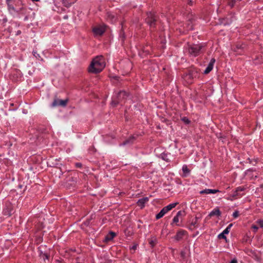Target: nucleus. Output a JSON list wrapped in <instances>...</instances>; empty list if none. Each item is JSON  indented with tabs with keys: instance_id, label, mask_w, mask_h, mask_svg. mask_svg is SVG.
Masks as SVG:
<instances>
[{
	"instance_id": "nucleus-39",
	"label": "nucleus",
	"mask_w": 263,
	"mask_h": 263,
	"mask_svg": "<svg viewBox=\"0 0 263 263\" xmlns=\"http://www.w3.org/2000/svg\"><path fill=\"white\" fill-rule=\"evenodd\" d=\"M44 255L46 257L47 259L49 258V256L47 254H45Z\"/></svg>"
},
{
	"instance_id": "nucleus-24",
	"label": "nucleus",
	"mask_w": 263,
	"mask_h": 263,
	"mask_svg": "<svg viewBox=\"0 0 263 263\" xmlns=\"http://www.w3.org/2000/svg\"><path fill=\"white\" fill-rule=\"evenodd\" d=\"M218 238L220 239L223 238V239H226V237L225 236V234L223 233V232L220 233L218 235Z\"/></svg>"
},
{
	"instance_id": "nucleus-29",
	"label": "nucleus",
	"mask_w": 263,
	"mask_h": 263,
	"mask_svg": "<svg viewBox=\"0 0 263 263\" xmlns=\"http://www.w3.org/2000/svg\"><path fill=\"white\" fill-rule=\"evenodd\" d=\"M181 257L183 258H184L185 257V251H182L181 252Z\"/></svg>"
},
{
	"instance_id": "nucleus-40",
	"label": "nucleus",
	"mask_w": 263,
	"mask_h": 263,
	"mask_svg": "<svg viewBox=\"0 0 263 263\" xmlns=\"http://www.w3.org/2000/svg\"><path fill=\"white\" fill-rule=\"evenodd\" d=\"M32 1H34V2H39L40 1V0H32Z\"/></svg>"
},
{
	"instance_id": "nucleus-35",
	"label": "nucleus",
	"mask_w": 263,
	"mask_h": 263,
	"mask_svg": "<svg viewBox=\"0 0 263 263\" xmlns=\"http://www.w3.org/2000/svg\"><path fill=\"white\" fill-rule=\"evenodd\" d=\"M230 263H237V261L236 259H233Z\"/></svg>"
},
{
	"instance_id": "nucleus-27",
	"label": "nucleus",
	"mask_w": 263,
	"mask_h": 263,
	"mask_svg": "<svg viewBox=\"0 0 263 263\" xmlns=\"http://www.w3.org/2000/svg\"><path fill=\"white\" fill-rule=\"evenodd\" d=\"M234 1L235 0H228L229 5L233 7L234 6Z\"/></svg>"
},
{
	"instance_id": "nucleus-23",
	"label": "nucleus",
	"mask_w": 263,
	"mask_h": 263,
	"mask_svg": "<svg viewBox=\"0 0 263 263\" xmlns=\"http://www.w3.org/2000/svg\"><path fill=\"white\" fill-rule=\"evenodd\" d=\"M185 214V212L184 211H179L176 216H178V217H180V216H184Z\"/></svg>"
},
{
	"instance_id": "nucleus-8",
	"label": "nucleus",
	"mask_w": 263,
	"mask_h": 263,
	"mask_svg": "<svg viewBox=\"0 0 263 263\" xmlns=\"http://www.w3.org/2000/svg\"><path fill=\"white\" fill-rule=\"evenodd\" d=\"M186 234V232L185 231L181 230L177 232L175 236V239L177 241H179L183 238V236H184Z\"/></svg>"
},
{
	"instance_id": "nucleus-2",
	"label": "nucleus",
	"mask_w": 263,
	"mask_h": 263,
	"mask_svg": "<svg viewBox=\"0 0 263 263\" xmlns=\"http://www.w3.org/2000/svg\"><path fill=\"white\" fill-rule=\"evenodd\" d=\"M104 58L102 56H98L93 59L88 67V71L92 73L100 72L105 67Z\"/></svg>"
},
{
	"instance_id": "nucleus-31",
	"label": "nucleus",
	"mask_w": 263,
	"mask_h": 263,
	"mask_svg": "<svg viewBox=\"0 0 263 263\" xmlns=\"http://www.w3.org/2000/svg\"><path fill=\"white\" fill-rule=\"evenodd\" d=\"M252 228L254 229V232H256L258 230V227L256 226L253 225L252 226Z\"/></svg>"
},
{
	"instance_id": "nucleus-33",
	"label": "nucleus",
	"mask_w": 263,
	"mask_h": 263,
	"mask_svg": "<svg viewBox=\"0 0 263 263\" xmlns=\"http://www.w3.org/2000/svg\"><path fill=\"white\" fill-rule=\"evenodd\" d=\"M183 120L184 121V122H185L186 123H189V120L187 119L183 118Z\"/></svg>"
},
{
	"instance_id": "nucleus-38",
	"label": "nucleus",
	"mask_w": 263,
	"mask_h": 263,
	"mask_svg": "<svg viewBox=\"0 0 263 263\" xmlns=\"http://www.w3.org/2000/svg\"><path fill=\"white\" fill-rule=\"evenodd\" d=\"M136 248H137V246H136V245H135V246H133L132 247V248H131V249H133V250H135L136 249Z\"/></svg>"
},
{
	"instance_id": "nucleus-18",
	"label": "nucleus",
	"mask_w": 263,
	"mask_h": 263,
	"mask_svg": "<svg viewBox=\"0 0 263 263\" xmlns=\"http://www.w3.org/2000/svg\"><path fill=\"white\" fill-rule=\"evenodd\" d=\"M134 139V137H131L130 138H129L128 139L125 140V141H124L122 145H126V144H130V143H132L133 142V140Z\"/></svg>"
},
{
	"instance_id": "nucleus-17",
	"label": "nucleus",
	"mask_w": 263,
	"mask_h": 263,
	"mask_svg": "<svg viewBox=\"0 0 263 263\" xmlns=\"http://www.w3.org/2000/svg\"><path fill=\"white\" fill-rule=\"evenodd\" d=\"M177 204V203H173L165 206L164 208L167 212H168L169 211L171 210L173 208H175Z\"/></svg>"
},
{
	"instance_id": "nucleus-36",
	"label": "nucleus",
	"mask_w": 263,
	"mask_h": 263,
	"mask_svg": "<svg viewBox=\"0 0 263 263\" xmlns=\"http://www.w3.org/2000/svg\"><path fill=\"white\" fill-rule=\"evenodd\" d=\"M150 244L151 245V246L153 247L155 245V242L154 241L152 240L150 241Z\"/></svg>"
},
{
	"instance_id": "nucleus-22",
	"label": "nucleus",
	"mask_w": 263,
	"mask_h": 263,
	"mask_svg": "<svg viewBox=\"0 0 263 263\" xmlns=\"http://www.w3.org/2000/svg\"><path fill=\"white\" fill-rule=\"evenodd\" d=\"M179 217L178 216H176L174 217V219H173V223H175L176 224H177V226H179V224H177V223L179 222Z\"/></svg>"
},
{
	"instance_id": "nucleus-4",
	"label": "nucleus",
	"mask_w": 263,
	"mask_h": 263,
	"mask_svg": "<svg viewBox=\"0 0 263 263\" xmlns=\"http://www.w3.org/2000/svg\"><path fill=\"white\" fill-rule=\"evenodd\" d=\"M202 48V46L200 45H189L186 50L190 55L196 57L200 53Z\"/></svg>"
},
{
	"instance_id": "nucleus-21",
	"label": "nucleus",
	"mask_w": 263,
	"mask_h": 263,
	"mask_svg": "<svg viewBox=\"0 0 263 263\" xmlns=\"http://www.w3.org/2000/svg\"><path fill=\"white\" fill-rule=\"evenodd\" d=\"M233 224H230L227 228L223 231V233L227 234L229 233L231 228L232 227Z\"/></svg>"
},
{
	"instance_id": "nucleus-13",
	"label": "nucleus",
	"mask_w": 263,
	"mask_h": 263,
	"mask_svg": "<svg viewBox=\"0 0 263 263\" xmlns=\"http://www.w3.org/2000/svg\"><path fill=\"white\" fill-rule=\"evenodd\" d=\"M167 211L165 210L164 208H163L161 211L156 215V219H158L162 217Z\"/></svg>"
},
{
	"instance_id": "nucleus-42",
	"label": "nucleus",
	"mask_w": 263,
	"mask_h": 263,
	"mask_svg": "<svg viewBox=\"0 0 263 263\" xmlns=\"http://www.w3.org/2000/svg\"><path fill=\"white\" fill-rule=\"evenodd\" d=\"M34 56L37 55V54H36V52H34Z\"/></svg>"
},
{
	"instance_id": "nucleus-34",
	"label": "nucleus",
	"mask_w": 263,
	"mask_h": 263,
	"mask_svg": "<svg viewBox=\"0 0 263 263\" xmlns=\"http://www.w3.org/2000/svg\"><path fill=\"white\" fill-rule=\"evenodd\" d=\"M148 48V47L147 46L146 48ZM143 51L146 52H149V50H148V49H146V48H144V49H143Z\"/></svg>"
},
{
	"instance_id": "nucleus-15",
	"label": "nucleus",
	"mask_w": 263,
	"mask_h": 263,
	"mask_svg": "<svg viewBox=\"0 0 263 263\" xmlns=\"http://www.w3.org/2000/svg\"><path fill=\"white\" fill-rule=\"evenodd\" d=\"M115 236H116L115 233H114L113 232H110L105 237V240L106 241H110V240H112Z\"/></svg>"
},
{
	"instance_id": "nucleus-10",
	"label": "nucleus",
	"mask_w": 263,
	"mask_h": 263,
	"mask_svg": "<svg viewBox=\"0 0 263 263\" xmlns=\"http://www.w3.org/2000/svg\"><path fill=\"white\" fill-rule=\"evenodd\" d=\"M219 191L218 190H212V189H205L203 190H202L200 192V194H215L216 193L219 192Z\"/></svg>"
},
{
	"instance_id": "nucleus-16",
	"label": "nucleus",
	"mask_w": 263,
	"mask_h": 263,
	"mask_svg": "<svg viewBox=\"0 0 263 263\" xmlns=\"http://www.w3.org/2000/svg\"><path fill=\"white\" fill-rule=\"evenodd\" d=\"M182 171L183 173L182 176L183 177H186L190 172V170L187 168L186 165H183L182 166Z\"/></svg>"
},
{
	"instance_id": "nucleus-43",
	"label": "nucleus",
	"mask_w": 263,
	"mask_h": 263,
	"mask_svg": "<svg viewBox=\"0 0 263 263\" xmlns=\"http://www.w3.org/2000/svg\"><path fill=\"white\" fill-rule=\"evenodd\" d=\"M118 77H115V78L117 79H118Z\"/></svg>"
},
{
	"instance_id": "nucleus-1",
	"label": "nucleus",
	"mask_w": 263,
	"mask_h": 263,
	"mask_svg": "<svg viewBox=\"0 0 263 263\" xmlns=\"http://www.w3.org/2000/svg\"><path fill=\"white\" fill-rule=\"evenodd\" d=\"M9 13L14 16L24 14L25 8L20 0H6Z\"/></svg>"
},
{
	"instance_id": "nucleus-32",
	"label": "nucleus",
	"mask_w": 263,
	"mask_h": 263,
	"mask_svg": "<svg viewBox=\"0 0 263 263\" xmlns=\"http://www.w3.org/2000/svg\"><path fill=\"white\" fill-rule=\"evenodd\" d=\"M238 195L237 192H236V191H235L234 193L232 195L233 198H235Z\"/></svg>"
},
{
	"instance_id": "nucleus-37",
	"label": "nucleus",
	"mask_w": 263,
	"mask_h": 263,
	"mask_svg": "<svg viewBox=\"0 0 263 263\" xmlns=\"http://www.w3.org/2000/svg\"><path fill=\"white\" fill-rule=\"evenodd\" d=\"M76 166L78 167H80L82 166V164L81 163H78L76 164Z\"/></svg>"
},
{
	"instance_id": "nucleus-6",
	"label": "nucleus",
	"mask_w": 263,
	"mask_h": 263,
	"mask_svg": "<svg viewBox=\"0 0 263 263\" xmlns=\"http://www.w3.org/2000/svg\"><path fill=\"white\" fill-rule=\"evenodd\" d=\"M67 103V100L55 99L52 104V107L57 106H65Z\"/></svg>"
},
{
	"instance_id": "nucleus-41",
	"label": "nucleus",
	"mask_w": 263,
	"mask_h": 263,
	"mask_svg": "<svg viewBox=\"0 0 263 263\" xmlns=\"http://www.w3.org/2000/svg\"><path fill=\"white\" fill-rule=\"evenodd\" d=\"M34 56L37 55V54H36V52H34Z\"/></svg>"
},
{
	"instance_id": "nucleus-11",
	"label": "nucleus",
	"mask_w": 263,
	"mask_h": 263,
	"mask_svg": "<svg viewBox=\"0 0 263 263\" xmlns=\"http://www.w3.org/2000/svg\"><path fill=\"white\" fill-rule=\"evenodd\" d=\"M200 218L201 217L196 216L195 219L193 220V221L191 222L190 228L194 229L196 228L198 226V221Z\"/></svg>"
},
{
	"instance_id": "nucleus-7",
	"label": "nucleus",
	"mask_w": 263,
	"mask_h": 263,
	"mask_svg": "<svg viewBox=\"0 0 263 263\" xmlns=\"http://www.w3.org/2000/svg\"><path fill=\"white\" fill-rule=\"evenodd\" d=\"M147 17L146 18V22L150 26H153L155 21H156L154 15L151 12L147 14Z\"/></svg>"
},
{
	"instance_id": "nucleus-26",
	"label": "nucleus",
	"mask_w": 263,
	"mask_h": 263,
	"mask_svg": "<svg viewBox=\"0 0 263 263\" xmlns=\"http://www.w3.org/2000/svg\"><path fill=\"white\" fill-rule=\"evenodd\" d=\"M238 216H239V212H238V211H235V212H234L233 213V216L235 218H236L238 217Z\"/></svg>"
},
{
	"instance_id": "nucleus-5",
	"label": "nucleus",
	"mask_w": 263,
	"mask_h": 263,
	"mask_svg": "<svg viewBox=\"0 0 263 263\" xmlns=\"http://www.w3.org/2000/svg\"><path fill=\"white\" fill-rule=\"evenodd\" d=\"M105 31V27L103 26L98 25L93 28L92 31L95 36H101Z\"/></svg>"
},
{
	"instance_id": "nucleus-20",
	"label": "nucleus",
	"mask_w": 263,
	"mask_h": 263,
	"mask_svg": "<svg viewBox=\"0 0 263 263\" xmlns=\"http://www.w3.org/2000/svg\"><path fill=\"white\" fill-rule=\"evenodd\" d=\"M249 255L250 256H252L253 257H254L256 260H259V256L257 255V254L252 251H250Z\"/></svg>"
},
{
	"instance_id": "nucleus-25",
	"label": "nucleus",
	"mask_w": 263,
	"mask_h": 263,
	"mask_svg": "<svg viewBox=\"0 0 263 263\" xmlns=\"http://www.w3.org/2000/svg\"><path fill=\"white\" fill-rule=\"evenodd\" d=\"M257 223L261 228H263V220L260 219L257 221Z\"/></svg>"
},
{
	"instance_id": "nucleus-12",
	"label": "nucleus",
	"mask_w": 263,
	"mask_h": 263,
	"mask_svg": "<svg viewBox=\"0 0 263 263\" xmlns=\"http://www.w3.org/2000/svg\"><path fill=\"white\" fill-rule=\"evenodd\" d=\"M148 201V198H143L142 199H139L138 202L137 204L139 206H141V208L143 207L144 205V204Z\"/></svg>"
},
{
	"instance_id": "nucleus-30",
	"label": "nucleus",
	"mask_w": 263,
	"mask_h": 263,
	"mask_svg": "<svg viewBox=\"0 0 263 263\" xmlns=\"http://www.w3.org/2000/svg\"><path fill=\"white\" fill-rule=\"evenodd\" d=\"M11 214V211H9L8 210L5 211V214L6 215L10 216Z\"/></svg>"
},
{
	"instance_id": "nucleus-3",
	"label": "nucleus",
	"mask_w": 263,
	"mask_h": 263,
	"mask_svg": "<svg viewBox=\"0 0 263 263\" xmlns=\"http://www.w3.org/2000/svg\"><path fill=\"white\" fill-rule=\"evenodd\" d=\"M128 97V94L126 91L124 90L119 91L114 97L111 102L112 105L116 106L119 103H122Z\"/></svg>"
},
{
	"instance_id": "nucleus-19",
	"label": "nucleus",
	"mask_w": 263,
	"mask_h": 263,
	"mask_svg": "<svg viewBox=\"0 0 263 263\" xmlns=\"http://www.w3.org/2000/svg\"><path fill=\"white\" fill-rule=\"evenodd\" d=\"M74 2H69L68 0H63V4H64V6L66 7H70L72 4H73Z\"/></svg>"
},
{
	"instance_id": "nucleus-28",
	"label": "nucleus",
	"mask_w": 263,
	"mask_h": 263,
	"mask_svg": "<svg viewBox=\"0 0 263 263\" xmlns=\"http://www.w3.org/2000/svg\"><path fill=\"white\" fill-rule=\"evenodd\" d=\"M244 189L242 187H238L236 190V192H238L239 191H243Z\"/></svg>"
},
{
	"instance_id": "nucleus-14",
	"label": "nucleus",
	"mask_w": 263,
	"mask_h": 263,
	"mask_svg": "<svg viewBox=\"0 0 263 263\" xmlns=\"http://www.w3.org/2000/svg\"><path fill=\"white\" fill-rule=\"evenodd\" d=\"M221 214L220 211L218 209H215L214 210H213L209 215L210 217H212L213 216H219Z\"/></svg>"
},
{
	"instance_id": "nucleus-9",
	"label": "nucleus",
	"mask_w": 263,
	"mask_h": 263,
	"mask_svg": "<svg viewBox=\"0 0 263 263\" xmlns=\"http://www.w3.org/2000/svg\"><path fill=\"white\" fill-rule=\"evenodd\" d=\"M215 62V60L214 59H211L208 67H206L205 70L204 71V74L209 73L213 69V65H214V64Z\"/></svg>"
}]
</instances>
